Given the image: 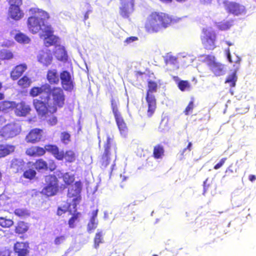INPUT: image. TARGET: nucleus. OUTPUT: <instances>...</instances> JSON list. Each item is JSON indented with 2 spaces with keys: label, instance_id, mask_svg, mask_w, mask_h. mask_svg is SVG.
<instances>
[{
  "label": "nucleus",
  "instance_id": "a211bd4d",
  "mask_svg": "<svg viewBox=\"0 0 256 256\" xmlns=\"http://www.w3.org/2000/svg\"><path fill=\"white\" fill-rule=\"evenodd\" d=\"M42 130L35 128L31 130L26 136V140L28 143L35 144L40 141Z\"/></svg>",
  "mask_w": 256,
  "mask_h": 256
},
{
  "label": "nucleus",
  "instance_id": "338daca9",
  "mask_svg": "<svg viewBox=\"0 0 256 256\" xmlns=\"http://www.w3.org/2000/svg\"><path fill=\"white\" fill-rule=\"evenodd\" d=\"M226 43L228 46H232L233 45V44L230 42V41H226Z\"/></svg>",
  "mask_w": 256,
  "mask_h": 256
},
{
  "label": "nucleus",
  "instance_id": "a18cd8bd",
  "mask_svg": "<svg viewBox=\"0 0 256 256\" xmlns=\"http://www.w3.org/2000/svg\"><path fill=\"white\" fill-rule=\"evenodd\" d=\"M14 214L20 218H25L28 216V213L27 210L22 208L16 209L14 211Z\"/></svg>",
  "mask_w": 256,
  "mask_h": 256
},
{
  "label": "nucleus",
  "instance_id": "de8ad7c7",
  "mask_svg": "<svg viewBox=\"0 0 256 256\" xmlns=\"http://www.w3.org/2000/svg\"><path fill=\"white\" fill-rule=\"evenodd\" d=\"M61 141L64 144H67L70 140V136L67 132H62L61 134Z\"/></svg>",
  "mask_w": 256,
  "mask_h": 256
},
{
  "label": "nucleus",
  "instance_id": "864d4df0",
  "mask_svg": "<svg viewBox=\"0 0 256 256\" xmlns=\"http://www.w3.org/2000/svg\"><path fill=\"white\" fill-rule=\"evenodd\" d=\"M6 1L9 4V6L12 5H22V0H6Z\"/></svg>",
  "mask_w": 256,
  "mask_h": 256
},
{
  "label": "nucleus",
  "instance_id": "5701e85b",
  "mask_svg": "<svg viewBox=\"0 0 256 256\" xmlns=\"http://www.w3.org/2000/svg\"><path fill=\"white\" fill-rule=\"evenodd\" d=\"M46 78L50 84H58L60 82V78L57 70L56 69L48 70Z\"/></svg>",
  "mask_w": 256,
  "mask_h": 256
},
{
  "label": "nucleus",
  "instance_id": "4c0bfd02",
  "mask_svg": "<svg viewBox=\"0 0 256 256\" xmlns=\"http://www.w3.org/2000/svg\"><path fill=\"white\" fill-rule=\"evenodd\" d=\"M236 80L237 76L236 72H234L228 76L226 80L225 83L228 84L230 87H234L236 86Z\"/></svg>",
  "mask_w": 256,
  "mask_h": 256
},
{
  "label": "nucleus",
  "instance_id": "c756f323",
  "mask_svg": "<svg viewBox=\"0 0 256 256\" xmlns=\"http://www.w3.org/2000/svg\"><path fill=\"white\" fill-rule=\"evenodd\" d=\"M14 39L20 44H28L30 41V39L28 36L21 32H19L15 35Z\"/></svg>",
  "mask_w": 256,
  "mask_h": 256
},
{
  "label": "nucleus",
  "instance_id": "aec40b11",
  "mask_svg": "<svg viewBox=\"0 0 256 256\" xmlns=\"http://www.w3.org/2000/svg\"><path fill=\"white\" fill-rule=\"evenodd\" d=\"M27 66L26 64H20L14 66L10 73L11 78L16 80L22 76L23 73L26 70Z\"/></svg>",
  "mask_w": 256,
  "mask_h": 256
},
{
  "label": "nucleus",
  "instance_id": "f3484780",
  "mask_svg": "<svg viewBox=\"0 0 256 256\" xmlns=\"http://www.w3.org/2000/svg\"><path fill=\"white\" fill-rule=\"evenodd\" d=\"M225 10L228 13L236 16L242 14L246 12L245 7L244 6L232 2L226 6Z\"/></svg>",
  "mask_w": 256,
  "mask_h": 256
},
{
  "label": "nucleus",
  "instance_id": "4be33fe9",
  "mask_svg": "<svg viewBox=\"0 0 256 256\" xmlns=\"http://www.w3.org/2000/svg\"><path fill=\"white\" fill-rule=\"evenodd\" d=\"M25 165L24 162L20 159H13L10 163V168L14 173L22 172Z\"/></svg>",
  "mask_w": 256,
  "mask_h": 256
},
{
  "label": "nucleus",
  "instance_id": "58836bf2",
  "mask_svg": "<svg viewBox=\"0 0 256 256\" xmlns=\"http://www.w3.org/2000/svg\"><path fill=\"white\" fill-rule=\"evenodd\" d=\"M36 175V170L32 168H29L24 171L22 174V176L30 180L34 179Z\"/></svg>",
  "mask_w": 256,
  "mask_h": 256
},
{
  "label": "nucleus",
  "instance_id": "7ed1b4c3",
  "mask_svg": "<svg viewBox=\"0 0 256 256\" xmlns=\"http://www.w3.org/2000/svg\"><path fill=\"white\" fill-rule=\"evenodd\" d=\"M175 22V20L168 14L160 11H154L148 16L144 28L148 33H157L162 28H166Z\"/></svg>",
  "mask_w": 256,
  "mask_h": 256
},
{
  "label": "nucleus",
  "instance_id": "f704fd0d",
  "mask_svg": "<svg viewBox=\"0 0 256 256\" xmlns=\"http://www.w3.org/2000/svg\"><path fill=\"white\" fill-rule=\"evenodd\" d=\"M31 82V80L28 76H24L18 80V84L22 88H26L30 85Z\"/></svg>",
  "mask_w": 256,
  "mask_h": 256
},
{
  "label": "nucleus",
  "instance_id": "7c9ffc66",
  "mask_svg": "<svg viewBox=\"0 0 256 256\" xmlns=\"http://www.w3.org/2000/svg\"><path fill=\"white\" fill-rule=\"evenodd\" d=\"M28 226L24 222H18L15 228L14 232L16 234H23L28 230Z\"/></svg>",
  "mask_w": 256,
  "mask_h": 256
},
{
  "label": "nucleus",
  "instance_id": "603ef678",
  "mask_svg": "<svg viewBox=\"0 0 256 256\" xmlns=\"http://www.w3.org/2000/svg\"><path fill=\"white\" fill-rule=\"evenodd\" d=\"M177 58L174 56H169L166 59V64H174L176 62Z\"/></svg>",
  "mask_w": 256,
  "mask_h": 256
},
{
  "label": "nucleus",
  "instance_id": "c9c22d12",
  "mask_svg": "<svg viewBox=\"0 0 256 256\" xmlns=\"http://www.w3.org/2000/svg\"><path fill=\"white\" fill-rule=\"evenodd\" d=\"M64 158L68 162H72L76 160V154L72 150H68L65 152H64Z\"/></svg>",
  "mask_w": 256,
  "mask_h": 256
},
{
  "label": "nucleus",
  "instance_id": "473e14b6",
  "mask_svg": "<svg viewBox=\"0 0 256 256\" xmlns=\"http://www.w3.org/2000/svg\"><path fill=\"white\" fill-rule=\"evenodd\" d=\"M177 86L180 90L184 92L191 89V84L187 80H180L177 82Z\"/></svg>",
  "mask_w": 256,
  "mask_h": 256
},
{
  "label": "nucleus",
  "instance_id": "c85d7f7f",
  "mask_svg": "<svg viewBox=\"0 0 256 256\" xmlns=\"http://www.w3.org/2000/svg\"><path fill=\"white\" fill-rule=\"evenodd\" d=\"M104 233L101 230H98L94 239V246L95 248H98L100 244L104 242Z\"/></svg>",
  "mask_w": 256,
  "mask_h": 256
},
{
  "label": "nucleus",
  "instance_id": "a878e982",
  "mask_svg": "<svg viewBox=\"0 0 256 256\" xmlns=\"http://www.w3.org/2000/svg\"><path fill=\"white\" fill-rule=\"evenodd\" d=\"M210 70L216 76H222L225 74L224 66L218 62L212 66Z\"/></svg>",
  "mask_w": 256,
  "mask_h": 256
},
{
  "label": "nucleus",
  "instance_id": "ddd939ff",
  "mask_svg": "<svg viewBox=\"0 0 256 256\" xmlns=\"http://www.w3.org/2000/svg\"><path fill=\"white\" fill-rule=\"evenodd\" d=\"M14 112L18 117H25L30 114L32 110L30 106L24 101L16 103L14 102Z\"/></svg>",
  "mask_w": 256,
  "mask_h": 256
},
{
  "label": "nucleus",
  "instance_id": "3c124183",
  "mask_svg": "<svg viewBox=\"0 0 256 256\" xmlns=\"http://www.w3.org/2000/svg\"><path fill=\"white\" fill-rule=\"evenodd\" d=\"M138 38L137 36H130V37L127 38L124 40V43L128 45V44H131L132 42H134L138 40Z\"/></svg>",
  "mask_w": 256,
  "mask_h": 256
},
{
  "label": "nucleus",
  "instance_id": "393cba45",
  "mask_svg": "<svg viewBox=\"0 0 256 256\" xmlns=\"http://www.w3.org/2000/svg\"><path fill=\"white\" fill-rule=\"evenodd\" d=\"M15 146L11 144H0V158H4L12 153Z\"/></svg>",
  "mask_w": 256,
  "mask_h": 256
},
{
  "label": "nucleus",
  "instance_id": "37998d69",
  "mask_svg": "<svg viewBox=\"0 0 256 256\" xmlns=\"http://www.w3.org/2000/svg\"><path fill=\"white\" fill-rule=\"evenodd\" d=\"M204 62L210 67V68L217 62L215 56L211 55L206 56L204 58Z\"/></svg>",
  "mask_w": 256,
  "mask_h": 256
},
{
  "label": "nucleus",
  "instance_id": "bb28decb",
  "mask_svg": "<svg viewBox=\"0 0 256 256\" xmlns=\"http://www.w3.org/2000/svg\"><path fill=\"white\" fill-rule=\"evenodd\" d=\"M164 155V149L162 145L158 144L154 146L152 156L155 159H161Z\"/></svg>",
  "mask_w": 256,
  "mask_h": 256
},
{
  "label": "nucleus",
  "instance_id": "39448f33",
  "mask_svg": "<svg viewBox=\"0 0 256 256\" xmlns=\"http://www.w3.org/2000/svg\"><path fill=\"white\" fill-rule=\"evenodd\" d=\"M158 84L156 82L148 81L146 100L148 104L146 116L149 118L154 115L156 108V100L154 93L156 92Z\"/></svg>",
  "mask_w": 256,
  "mask_h": 256
},
{
  "label": "nucleus",
  "instance_id": "680f3d73",
  "mask_svg": "<svg viewBox=\"0 0 256 256\" xmlns=\"http://www.w3.org/2000/svg\"><path fill=\"white\" fill-rule=\"evenodd\" d=\"M92 11L91 10H88L86 11L84 14V20H88V17H89V14L90 12H91Z\"/></svg>",
  "mask_w": 256,
  "mask_h": 256
},
{
  "label": "nucleus",
  "instance_id": "423d86ee",
  "mask_svg": "<svg viewBox=\"0 0 256 256\" xmlns=\"http://www.w3.org/2000/svg\"><path fill=\"white\" fill-rule=\"evenodd\" d=\"M45 186L40 193L46 197L52 196L57 194L59 190L58 180L53 174H48L44 178Z\"/></svg>",
  "mask_w": 256,
  "mask_h": 256
},
{
  "label": "nucleus",
  "instance_id": "052dcab7",
  "mask_svg": "<svg viewBox=\"0 0 256 256\" xmlns=\"http://www.w3.org/2000/svg\"><path fill=\"white\" fill-rule=\"evenodd\" d=\"M202 4H207L211 3L212 0H200Z\"/></svg>",
  "mask_w": 256,
  "mask_h": 256
},
{
  "label": "nucleus",
  "instance_id": "e2e57ef3",
  "mask_svg": "<svg viewBox=\"0 0 256 256\" xmlns=\"http://www.w3.org/2000/svg\"><path fill=\"white\" fill-rule=\"evenodd\" d=\"M248 179L250 181L253 182L256 180V177L254 175L250 174L248 176Z\"/></svg>",
  "mask_w": 256,
  "mask_h": 256
},
{
  "label": "nucleus",
  "instance_id": "f03ea898",
  "mask_svg": "<svg viewBox=\"0 0 256 256\" xmlns=\"http://www.w3.org/2000/svg\"><path fill=\"white\" fill-rule=\"evenodd\" d=\"M28 12L30 16L26 22L28 30L34 34L42 30L43 34L40 36L44 38V45L46 47L55 45L58 42V38L53 34L54 30L51 25L46 24V21L50 18V14L38 7L30 8Z\"/></svg>",
  "mask_w": 256,
  "mask_h": 256
},
{
  "label": "nucleus",
  "instance_id": "6e6d98bb",
  "mask_svg": "<svg viewBox=\"0 0 256 256\" xmlns=\"http://www.w3.org/2000/svg\"><path fill=\"white\" fill-rule=\"evenodd\" d=\"M225 52H226V56H227V58H228V62L230 63L233 62H233V60L232 59L230 48H227L225 50Z\"/></svg>",
  "mask_w": 256,
  "mask_h": 256
},
{
  "label": "nucleus",
  "instance_id": "774afa93",
  "mask_svg": "<svg viewBox=\"0 0 256 256\" xmlns=\"http://www.w3.org/2000/svg\"><path fill=\"white\" fill-rule=\"evenodd\" d=\"M163 2H171L172 0H160Z\"/></svg>",
  "mask_w": 256,
  "mask_h": 256
},
{
  "label": "nucleus",
  "instance_id": "6ab92c4d",
  "mask_svg": "<svg viewBox=\"0 0 256 256\" xmlns=\"http://www.w3.org/2000/svg\"><path fill=\"white\" fill-rule=\"evenodd\" d=\"M22 5H12L9 6L8 15L12 19L18 20L24 16V12L20 9Z\"/></svg>",
  "mask_w": 256,
  "mask_h": 256
},
{
  "label": "nucleus",
  "instance_id": "bf43d9fd",
  "mask_svg": "<svg viewBox=\"0 0 256 256\" xmlns=\"http://www.w3.org/2000/svg\"><path fill=\"white\" fill-rule=\"evenodd\" d=\"M66 212V210L62 209L60 207H58L57 210L56 214L58 216H61Z\"/></svg>",
  "mask_w": 256,
  "mask_h": 256
},
{
  "label": "nucleus",
  "instance_id": "2eb2a0df",
  "mask_svg": "<svg viewBox=\"0 0 256 256\" xmlns=\"http://www.w3.org/2000/svg\"><path fill=\"white\" fill-rule=\"evenodd\" d=\"M38 60L43 66H48L52 62L53 57L52 53L50 50H41L37 56Z\"/></svg>",
  "mask_w": 256,
  "mask_h": 256
},
{
  "label": "nucleus",
  "instance_id": "09e8293b",
  "mask_svg": "<svg viewBox=\"0 0 256 256\" xmlns=\"http://www.w3.org/2000/svg\"><path fill=\"white\" fill-rule=\"evenodd\" d=\"M66 235H62L56 236L54 240V244L56 246H59L63 244L66 240Z\"/></svg>",
  "mask_w": 256,
  "mask_h": 256
},
{
  "label": "nucleus",
  "instance_id": "1a4fd4ad",
  "mask_svg": "<svg viewBox=\"0 0 256 256\" xmlns=\"http://www.w3.org/2000/svg\"><path fill=\"white\" fill-rule=\"evenodd\" d=\"M119 14L124 18L129 19L134 10L135 0H120Z\"/></svg>",
  "mask_w": 256,
  "mask_h": 256
},
{
  "label": "nucleus",
  "instance_id": "13d9d810",
  "mask_svg": "<svg viewBox=\"0 0 256 256\" xmlns=\"http://www.w3.org/2000/svg\"><path fill=\"white\" fill-rule=\"evenodd\" d=\"M192 144L191 142H189L186 148H184L183 150H182V156H184V152L186 151V150H188V152H190L192 150Z\"/></svg>",
  "mask_w": 256,
  "mask_h": 256
},
{
  "label": "nucleus",
  "instance_id": "4d7b16f0",
  "mask_svg": "<svg viewBox=\"0 0 256 256\" xmlns=\"http://www.w3.org/2000/svg\"><path fill=\"white\" fill-rule=\"evenodd\" d=\"M230 0H217V2L219 4H223L224 6V8L226 7V6L230 4L231 2Z\"/></svg>",
  "mask_w": 256,
  "mask_h": 256
},
{
  "label": "nucleus",
  "instance_id": "0eeeda50",
  "mask_svg": "<svg viewBox=\"0 0 256 256\" xmlns=\"http://www.w3.org/2000/svg\"><path fill=\"white\" fill-rule=\"evenodd\" d=\"M202 36L201 37L202 44L204 48L208 50H214L216 46V34L211 28H206L202 30Z\"/></svg>",
  "mask_w": 256,
  "mask_h": 256
},
{
  "label": "nucleus",
  "instance_id": "6e6552de",
  "mask_svg": "<svg viewBox=\"0 0 256 256\" xmlns=\"http://www.w3.org/2000/svg\"><path fill=\"white\" fill-rule=\"evenodd\" d=\"M118 100L112 97L110 99V104L114 117L120 131L124 132L127 129L126 124L122 118L120 112H118Z\"/></svg>",
  "mask_w": 256,
  "mask_h": 256
},
{
  "label": "nucleus",
  "instance_id": "c03bdc74",
  "mask_svg": "<svg viewBox=\"0 0 256 256\" xmlns=\"http://www.w3.org/2000/svg\"><path fill=\"white\" fill-rule=\"evenodd\" d=\"M194 98H192L191 100L189 102L188 105L186 106L184 111V113L185 114V115H188L192 112L194 106Z\"/></svg>",
  "mask_w": 256,
  "mask_h": 256
},
{
  "label": "nucleus",
  "instance_id": "ea45409f",
  "mask_svg": "<svg viewBox=\"0 0 256 256\" xmlns=\"http://www.w3.org/2000/svg\"><path fill=\"white\" fill-rule=\"evenodd\" d=\"M14 224V222L10 218L6 217H0V226L4 228H10Z\"/></svg>",
  "mask_w": 256,
  "mask_h": 256
},
{
  "label": "nucleus",
  "instance_id": "69168bd1",
  "mask_svg": "<svg viewBox=\"0 0 256 256\" xmlns=\"http://www.w3.org/2000/svg\"><path fill=\"white\" fill-rule=\"evenodd\" d=\"M241 61V58L238 56H236V60L234 61V62L236 63V64H240V62Z\"/></svg>",
  "mask_w": 256,
  "mask_h": 256
},
{
  "label": "nucleus",
  "instance_id": "9d476101",
  "mask_svg": "<svg viewBox=\"0 0 256 256\" xmlns=\"http://www.w3.org/2000/svg\"><path fill=\"white\" fill-rule=\"evenodd\" d=\"M20 126L15 122H10L4 126L0 130V135L4 138H13L20 132Z\"/></svg>",
  "mask_w": 256,
  "mask_h": 256
},
{
  "label": "nucleus",
  "instance_id": "72a5a7b5",
  "mask_svg": "<svg viewBox=\"0 0 256 256\" xmlns=\"http://www.w3.org/2000/svg\"><path fill=\"white\" fill-rule=\"evenodd\" d=\"M80 213L79 212H74L72 217L68 221V224L70 228H74L76 226V223L79 221L80 217Z\"/></svg>",
  "mask_w": 256,
  "mask_h": 256
},
{
  "label": "nucleus",
  "instance_id": "49530a36",
  "mask_svg": "<svg viewBox=\"0 0 256 256\" xmlns=\"http://www.w3.org/2000/svg\"><path fill=\"white\" fill-rule=\"evenodd\" d=\"M237 172V168L233 167V164H230L226 170L224 176H229Z\"/></svg>",
  "mask_w": 256,
  "mask_h": 256
},
{
  "label": "nucleus",
  "instance_id": "9b49d317",
  "mask_svg": "<svg viewBox=\"0 0 256 256\" xmlns=\"http://www.w3.org/2000/svg\"><path fill=\"white\" fill-rule=\"evenodd\" d=\"M60 78L61 81L60 88L63 90L72 92L74 86V82L70 72L67 70H63L60 74Z\"/></svg>",
  "mask_w": 256,
  "mask_h": 256
},
{
  "label": "nucleus",
  "instance_id": "4468645a",
  "mask_svg": "<svg viewBox=\"0 0 256 256\" xmlns=\"http://www.w3.org/2000/svg\"><path fill=\"white\" fill-rule=\"evenodd\" d=\"M13 250L16 256H28L30 244L28 242H17L14 245Z\"/></svg>",
  "mask_w": 256,
  "mask_h": 256
},
{
  "label": "nucleus",
  "instance_id": "a19ab883",
  "mask_svg": "<svg viewBox=\"0 0 256 256\" xmlns=\"http://www.w3.org/2000/svg\"><path fill=\"white\" fill-rule=\"evenodd\" d=\"M82 190V183L79 180L75 182L74 186L72 188V190H74V192L72 194V196H76L80 193Z\"/></svg>",
  "mask_w": 256,
  "mask_h": 256
},
{
  "label": "nucleus",
  "instance_id": "20e7f679",
  "mask_svg": "<svg viewBox=\"0 0 256 256\" xmlns=\"http://www.w3.org/2000/svg\"><path fill=\"white\" fill-rule=\"evenodd\" d=\"M113 136L107 134L106 140L104 144V152L101 154L100 163L101 166L106 168L112 162L114 156L116 157L117 148L114 143Z\"/></svg>",
  "mask_w": 256,
  "mask_h": 256
},
{
  "label": "nucleus",
  "instance_id": "dca6fc26",
  "mask_svg": "<svg viewBox=\"0 0 256 256\" xmlns=\"http://www.w3.org/2000/svg\"><path fill=\"white\" fill-rule=\"evenodd\" d=\"M44 148V154L47 152L50 153L58 160H62L64 159V151H60L56 145L52 144H46Z\"/></svg>",
  "mask_w": 256,
  "mask_h": 256
},
{
  "label": "nucleus",
  "instance_id": "f8f14e48",
  "mask_svg": "<svg viewBox=\"0 0 256 256\" xmlns=\"http://www.w3.org/2000/svg\"><path fill=\"white\" fill-rule=\"evenodd\" d=\"M34 168L38 172L44 170L47 171L49 170L50 172L54 170L56 168V165L54 160H50L48 164L42 158H38L36 160L33 164Z\"/></svg>",
  "mask_w": 256,
  "mask_h": 256
},
{
  "label": "nucleus",
  "instance_id": "b1692460",
  "mask_svg": "<svg viewBox=\"0 0 256 256\" xmlns=\"http://www.w3.org/2000/svg\"><path fill=\"white\" fill-rule=\"evenodd\" d=\"M98 212V210H96L92 212V216L87 225V231L89 233H91L98 226V220L96 218Z\"/></svg>",
  "mask_w": 256,
  "mask_h": 256
},
{
  "label": "nucleus",
  "instance_id": "e433bc0d",
  "mask_svg": "<svg viewBox=\"0 0 256 256\" xmlns=\"http://www.w3.org/2000/svg\"><path fill=\"white\" fill-rule=\"evenodd\" d=\"M63 181L66 185H71L74 180V174H70L68 172H66L62 175Z\"/></svg>",
  "mask_w": 256,
  "mask_h": 256
},
{
  "label": "nucleus",
  "instance_id": "8fccbe9b",
  "mask_svg": "<svg viewBox=\"0 0 256 256\" xmlns=\"http://www.w3.org/2000/svg\"><path fill=\"white\" fill-rule=\"evenodd\" d=\"M227 160L226 158H221V160H220V162L216 164V165L214 166V170H218L221 167H222L224 164H225L226 160Z\"/></svg>",
  "mask_w": 256,
  "mask_h": 256
},
{
  "label": "nucleus",
  "instance_id": "f257e3e1",
  "mask_svg": "<svg viewBox=\"0 0 256 256\" xmlns=\"http://www.w3.org/2000/svg\"><path fill=\"white\" fill-rule=\"evenodd\" d=\"M29 93L32 98L46 94L44 100L36 98L33 100L32 104L38 114L46 119L49 125H56L58 119L53 114L57 112L58 108H61L65 105L66 96L64 91L60 87H52L48 84H44L40 86L32 87Z\"/></svg>",
  "mask_w": 256,
  "mask_h": 256
},
{
  "label": "nucleus",
  "instance_id": "0e129e2a",
  "mask_svg": "<svg viewBox=\"0 0 256 256\" xmlns=\"http://www.w3.org/2000/svg\"><path fill=\"white\" fill-rule=\"evenodd\" d=\"M2 88V83L0 82V90ZM4 96L3 93L0 92V100L4 98Z\"/></svg>",
  "mask_w": 256,
  "mask_h": 256
},
{
  "label": "nucleus",
  "instance_id": "5fc2aeb1",
  "mask_svg": "<svg viewBox=\"0 0 256 256\" xmlns=\"http://www.w3.org/2000/svg\"><path fill=\"white\" fill-rule=\"evenodd\" d=\"M10 251L8 249L0 250V256H10Z\"/></svg>",
  "mask_w": 256,
  "mask_h": 256
},
{
  "label": "nucleus",
  "instance_id": "79ce46f5",
  "mask_svg": "<svg viewBox=\"0 0 256 256\" xmlns=\"http://www.w3.org/2000/svg\"><path fill=\"white\" fill-rule=\"evenodd\" d=\"M232 26V24L230 21H222L218 25V28L221 30H226L230 28Z\"/></svg>",
  "mask_w": 256,
  "mask_h": 256
},
{
  "label": "nucleus",
  "instance_id": "2f4dec72",
  "mask_svg": "<svg viewBox=\"0 0 256 256\" xmlns=\"http://www.w3.org/2000/svg\"><path fill=\"white\" fill-rule=\"evenodd\" d=\"M56 56L58 60L66 61L68 59L66 52L63 48H58L55 52Z\"/></svg>",
  "mask_w": 256,
  "mask_h": 256
},
{
  "label": "nucleus",
  "instance_id": "cd10ccee",
  "mask_svg": "<svg viewBox=\"0 0 256 256\" xmlns=\"http://www.w3.org/2000/svg\"><path fill=\"white\" fill-rule=\"evenodd\" d=\"M14 57V52L10 49L3 48L0 50V60H8Z\"/></svg>",
  "mask_w": 256,
  "mask_h": 256
},
{
  "label": "nucleus",
  "instance_id": "412c9836",
  "mask_svg": "<svg viewBox=\"0 0 256 256\" xmlns=\"http://www.w3.org/2000/svg\"><path fill=\"white\" fill-rule=\"evenodd\" d=\"M26 154L30 156L40 157L44 155V150L40 146H31L26 149Z\"/></svg>",
  "mask_w": 256,
  "mask_h": 256
}]
</instances>
